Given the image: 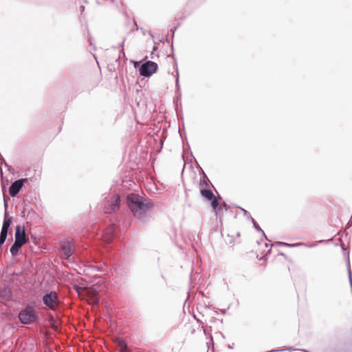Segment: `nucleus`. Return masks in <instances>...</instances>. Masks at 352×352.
Segmentation results:
<instances>
[{
  "label": "nucleus",
  "mask_w": 352,
  "mask_h": 352,
  "mask_svg": "<svg viewBox=\"0 0 352 352\" xmlns=\"http://www.w3.org/2000/svg\"><path fill=\"white\" fill-rule=\"evenodd\" d=\"M126 201L134 217L140 219H144L147 212L153 208L151 201L145 202L142 197L134 193L127 196Z\"/></svg>",
  "instance_id": "nucleus-1"
},
{
  "label": "nucleus",
  "mask_w": 352,
  "mask_h": 352,
  "mask_svg": "<svg viewBox=\"0 0 352 352\" xmlns=\"http://www.w3.org/2000/svg\"><path fill=\"white\" fill-rule=\"evenodd\" d=\"M35 301L28 303L19 312L18 318L23 324L28 325L39 322L38 312L36 309Z\"/></svg>",
  "instance_id": "nucleus-2"
},
{
  "label": "nucleus",
  "mask_w": 352,
  "mask_h": 352,
  "mask_svg": "<svg viewBox=\"0 0 352 352\" xmlns=\"http://www.w3.org/2000/svg\"><path fill=\"white\" fill-rule=\"evenodd\" d=\"M202 197L211 201L212 209L215 211L217 215H221L223 206L219 204V197H215L210 189H203L201 190Z\"/></svg>",
  "instance_id": "nucleus-3"
},
{
  "label": "nucleus",
  "mask_w": 352,
  "mask_h": 352,
  "mask_svg": "<svg viewBox=\"0 0 352 352\" xmlns=\"http://www.w3.org/2000/svg\"><path fill=\"white\" fill-rule=\"evenodd\" d=\"M43 304L50 309L54 311L59 304L58 296L56 292L52 291L43 296Z\"/></svg>",
  "instance_id": "nucleus-4"
},
{
  "label": "nucleus",
  "mask_w": 352,
  "mask_h": 352,
  "mask_svg": "<svg viewBox=\"0 0 352 352\" xmlns=\"http://www.w3.org/2000/svg\"><path fill=\"white\" fill-rule=\"evenodd\" d=\"M157 69V64L153 61L148 60L139 68L140 74L144 77L152 76Z\"/></svg>",
  "instance_id": "nucleus-5"
},
{
  "label": "nucleus",
  "mask_w": 352,
  "mask_h": 352,
  "mask_svg": "<svg viewBox=\"0 0 352 352\" xmlns=\"http://www.w3.org/2000/svg\"><path fill=\"white\" fill-rule=\"evenodd\" d=\"M27 179H20L14 182L9 188V193L11 197H15L22 188Z\"/></svg>",
  "instance_id": "nucleus-6"
},
{
  "label": "nucleus",
  "mask_w": 352,
  "mask_h": 352,
  "mask_svg": "<svg viewBox=\"0 0 352 352\" xmlns=\"http://www.w3.org/2000/svg\"><path fill=\"white\" fill-rule=\"evenodd\" d=\"M14 241L17 242V243H21V245H24L27 242L25 230L23 229L21 230L19 226L16 228Z\"/></svg>",
  "instance_id": "nucleus-7"
},
{
  "label": "nucleus",
  "mask_w": 352,
  "mask_h": 352,
  "mask_svg": "<svg viewBox=\"0 0 352 352\" xmlns=\"http://www.w3.org/2000/svg\"><path fill=\"white\" fill-rule=\"evenodd\" d=\"M120 197L117 196L116 198L111 201V204L108 206L106 207L105 212L107 213H112L116 212L120 208Z\"/></svg>",
  "instance_id": "nucleus-8"
},
{
  "label": "nucleus",
  "mask_w": 352,
  "mask_h": 352,
  "mask_svg": "<svg viewBox=\"0 0 352 352\" xmlns=\"http://www.w3.org/2000/svg\"><path fill=\"white\" fill-rule=\"evenodd\" d=\"M59 253L61 258L68 259L72 254L70 245L69 244L62 245Z\"/></svg>",
  "instance_id": "nucleus-9"
},
{
  "label": "nucleus",
  "mask_w": 352,
  "mask_h": 352,
  "mask_svg": "<svg viewBox=\"0 0 352 352\" xmlns=\"http://www.w3.org/2000/svg\"><path fill=\"white\" fill-rule=\"evenodd\" d=\"M0 297L2 299L9 300L12 297V292L9 287H6L0 290Z\"/></svg>",
  "instance_id": "nucleus-10"
},
{
  "label": "nucleus",
  "mask_w": 352,
  "mask_h": 352,
  "mask_svg": "<svg viewBox=\"0 0 352 352\" xmlns=\"http://www.w3.org/2000/svg\"><path fill=\"white\" fill-rule=\"evenodd\" d=\"M210 181L206 176V175L204 173L203 176L201 177L199 188L200 191L203 189H210Z\"/></svg>",
  "instance_id": "nucleus-11"
},
{
  "label": "nucleus",
  "mask_w": 352,
  "mask_h": 352,
  "mask_svg": "<svg viewBox=\"0 0 352 352\" xmlns=\"http://www.w3.org/2000/svg\"><path fill=\"white\" fill-rule=\"evenodd\" d=\"M7 216H8V213L6 211V212H5V218H4V221H3L2 228H1V231L7 232H8V229H9V228L10 226V224H11L12 217L7 218Z\"/></svg>",
  "instance_id": "nucleus-12"
},
{
  "label": "nucleus",
  "mask_w": 352,
  "mask_h": 352,
  "mask_svg": "<svg viewBox=\"0 0 352 352\" xmlns=\"http://www.w3.org/2000/svg\"><path fill=\"white\" fill-rule=\"evenodd\" d=\"M23 245H21V243H17V242H15L12 244V245L10 248V252L13 256H15L18 254V252L19 249L22 247Z\"/></svg>",
  "instance_id": "nucleus-13"
},
{
  "label": "nucleus",
  "mask_w": 352,
  "mask_h": 352,
  "mask_svg": "<svg viewBox=\"0 0 352 352\" xmlns=\"http://www.w3.org/2000/svg\"><path fill=\"white\" fill-rule=\"evenodd\" d=\"M8 236L7 232H3L1 231L0 233V247L4 243L5 241L6 240Z\"/></svg>",
  "instance_id": "nucleus-14"
},
{
  "label": "nucleus",
  "mask_w": 352,
  "mask_h": 352,
  "mask_svg": "<svg viewBox=\"0 0 352 352\" xmlns=\"http://www.w3.org/2000/svg\"><path fill=\"white\" fill-rule=\"evenodd\" d=\"M8 236L7 232H3L1 231L0 233V247L4 243L5 241L6 240Z\"/></svg>",
  "instance_id": "nucleus-15"
},
{
  "label": "nucleus",
  "mask_w": 352,
  "mask_h": 352,
  "mask_svg": "<svg viewBox=\"0 0 352 352\" xmlns=\"http://www.w3.org/2000/svg\"><path fill=\"white\" fill-rule=\"evenodd\" d=\"M119 346L120 352H124L128 349L126 343L122 340L119 341Z\"/></svg>",
  "instance_id": "nucleus-16"
},
{
  "label": "nucleus",
  "mask_w": 352,
  "mask_h": 352,
  "mask_svg": "<svg viewBox=\"0 0 352 352\" xmlns=\"http://www.w3.org/2000/svg\"><path fill=\"white\" fill-rule=\"evenodd\" d=\"M254 225V228L262 233V235L264 236L266 238V236L265 234L264 231L260 228V226L257 224V223L253 219V221H251Z\"/></svg>",
  "instance_id": "nucleus-17"
},
{
  "label": "nucleus",
  "mask_w": 352,
  "mask_h": 352,
  "mask_svg": "<svg viewBox=\"0 0 352 352\" xmlns=\"http://www.w3.org/2000/svg\"><path fill=\"white\" fill-rule=\"evenodd\" d=\"M241 210L243 211V214L248 219H250V221H253V218L252 217V216L250 215V214L247 211L245 210V209L241 208Z\"/></svg>",
  "instance_id": "nucleus-18"
},
{
  "label": "nucleus",
  "mask_w": 352,
  "mask_h": 352,
  "mask_svg": "<svg viewBox=\"0 0 352 352\" xmlns=\"http://www.w3.org/2000/svg\"><path fill=\"white\" fill-rule=\"evenodd\" d=\"M280 244L283 245H285V246H290V247H298V246L302 245V243H295V244H289V243H280Z\"/></svg>",
  "instance_id": "nucleus-19"
},
{
  "label": "nucleus",
  "mask_w": 352,
  "mask_h": 352,
  "mask_svg": "<svg viewBox=\"0 0 352 352\" xmlns=\"http://www.w3.org/2000/svg\"><path fill=\"white\" fill-rule=\"evenodd\" d=\"M175 84H176V87L177 89V91H178L179 89V72L177 70L176 72V83Z\"/></svg>",
  "instance_id": "nucleus-20"
},
{
  "label": "nucleus",
  "mask_w": 352,
  "mask_h": 352,
  "mask_svg": "<svg viewBox=\"0 0 352 352\" xmlns=\"http://www.w3.org/2000/svg\"><path fill=\"white\" fill-rule=\"evenodd\" d=\"M104 237H105L104 240L106 241L107 243H110L113 239L112 234H109L107 236H104Z\"/></svg>",
  "instance_id": "nucleus-21"
},
{
  "label": "nucleus",
  "mask_w": 352,
  "mask_h": 352,
  "mask_svg": "<svg viewBox=\"0 0 352 352\" xmlns=\"http://www.w3.org/2000/svg\"><path fill=\"white\" fill-rule=\"evenodd\" d=\"M4 164L6 166H8L7 163L6 162L5 159L0 154V165Z\"/></svg>",
  "instance_id": "nucleus-22"
},
{
  "label": "nucleus",
  "mask_w": 352,
  "mask_h": 352,
  "mask_svg": "<svg viewBox=\"0 0 352 352\" xmlns=\"http://www.w3.org/2000/svg\"><path fill=\"white\" fill-rule=\"evenodd\" d=\"M74 289L76 290V292H78V294H80V292H81L82 290V287H80L79 285H75L74 286Z\"/></svg>",
  "instance_id": "nucleus-23"
},
{
  "label": "nucleus",
  "mask_w": 352,
  "mask_h": 352,
  "mask_svg": "<svg viewBox=\"0 0 352 352\" xmlns=\"http://www.w3.org/2000/svg\"><path fill=\"white\" fill-rule=\"evenodd\" d=\"M8 206V202L6 200H4V207L6 208V210H7Z\"/></svg>",
  "instance_id": "nucleus-24"
},
{
  "label": "nucleus",
  "mask_w": 352,
  "mask_h": 352,
  "mask_svg": "<svg viewBox=\"0 0 352 352\" xmlns=\"http://www.w3.org/2000/svg\"><path fill=\"white\" fill-rule=\"evenodd\" d=\"M285 351V349H280V350H272L270 352H278V351Z\"/></svg>",
  "instance_id": "nucleus-25"
},
{
  "label": "nucleus",
  "mask_w": 352,
  "mask_h": 352,
  "mask_svg": "<svg viewBox=\"0 0 352 352\" xmlns=\"http://www.w3.org/2000/svg\"><path fill=\"white\" fill-rule=\"evenodd\" d=\"M80 9L81 12H83V11H84V10H85V6H81L80 7Z\"/></svg>",
  "instance_id": "nucleus-26"
},
{
  "label": "nucleus",
  "mask_w": 352,
  "mask_h": 352,
  "mask_svg": "<svg viewBox=\"0 0 352 352\" xmlns=\"http://www.w3.org/2000/svg\"><path fill=\"white\" fill-rule=\"evenodd\" d=\"M287 350H288L289 351H294L295 349H294V348H292V347H289V348H288Z\"/></svg>",
  "instance_id": "nucleus-27"
},
{
  "label": "nucleus",
  "mask_w": 352,
  "mask_h": 352,
  "mask_svg": "<svg viewBox=\"0 0 352 352\" xmlns=\"http://www.w3.org/2000/svg\"><path fill=\"white\" fill-rule=\"evenodd\" d=\"M223 206L225 208L226 210H227V205L226 203L223 204Z\"/></svg>",
  "instance_id": "nucleus-28"
},
{
  "label": "nucleus",
  "mask_w": 352,
  "mask_h": 352,
  "mask_svg": "<svg viewBox=\"0 0 352 352\" xmlns=\"http://www.w3.org/2000/svg\"><path fill=\"white\" fill-rule=\"evenodd\" d=\"M155 50H157V47H154L153 50L155 51Z\"/></svg>",
  "instance_id": "nucleus-29"
},
{
  "label": "nucleus",
  "mask_w": 352,
  "mask_h": 352,
  "mask_svg": "<svg viewBox=\"0 0 352 352\" xmlns=\"http://www.w3.org/2000/svg\"><path fill=\"white\" fill-rule=\"evenodd\" d=\"M1 173L3 174L2 169L0 168Z\"/></svg>",
  "instance_id": "nucleus-30"
}]
</instances>
